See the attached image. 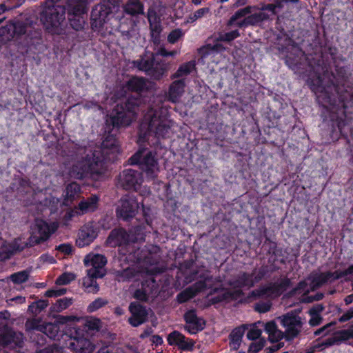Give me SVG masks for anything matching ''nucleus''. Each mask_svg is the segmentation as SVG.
<instances>
[{
  "label": "nucleus",
  "mask_w": 353,
  "mask_h": 353,
  "mask_svg": "<svg viewBox=\"0 0 353 353\" xmlns=\"http://www.w3.org/2000/svg\"><path fill=\"white\" fill-rule=\"evenodd\" d=\"M118 152V141L113 134L107 135L101 147L75 145L73 152L80 159L72 166L70 175L76 179L99 176L103 172L105 162L114 161Z\"/></svg>",
  "instance_id": "f257e3e1"
},
{
  "label": "nucleus",
  "mask_w": 353,
  "mask_h": 353,
  "mask_svg": "<svg viewBox=\"0 0 353 353\" xmlns=\"http://www.w3.org/2000/svg\"><path fill=\"white\" fill-rule=\"evenodd\" d=\"M165 112L159 108H150L148 110L140 125L138 139L139 144L149 141L152 136L164 138L169 133L172 122Z\"/></svg>",
  "instance_id": "f03ea898"
},
{
  "label": "nucleus",
  "mask_w": 353,
  "mask_h": 353,
  "mask_svg": "<svg viewBox=\"0 0 353 353\" xmlns=\"http://www.w3.org/2000/svg\"><path fill=\"white\" fill-rule=\"evenodd\" d=\"M276 321L282 325L283 331L279 330L273 321L268 322L265 325V332L272 341L283 338L291 341L297 337L302 330L303 322L301 317L295 312H290L280 316L276 318Z\"/></svg>",
  "instance_id": "7ed1b4c3"
},
{
  "label": "nucleus",
  "mask_w": 353,
  "mask_h": 353,
  "mask_svg": "<svg viewBox=\"0 0 353 353\" xmlns=\"http://www.w3.org/2000/svg\"><path fill=\"white\" fill-rule=\"evenodd\" d=\"M228 284L232 288V290L215 288L211 290L210 293L211 295L220 292L219 294L212 299L214 303L221 301L228 302L241 297L243 294L241 288L249 289L254 285V275H252V273L240 271L228 281Z\"/></svg>",
  "instance_id": "20e7f679"
},
{
  "label": "nucleus",
  "mask_w": 353,
  "mask_h": 353,
  "mask_svg": "<svg viewBox=\"0 0 353 353\" xmlns=\"http://www.w3.org/2000/svg\"><path fill=\"white\" fill-rule=\"evenodd\" d=\"M139 105V100L136 98H128L118 103L106 120V124L112 125L113 128L129 125L135 119Z\"/></svg>",
  "instance_id": "39448f33"
},
{
  "label": "nucleus",
  "mask_w": 353,
  "mask_h": 353,
  "mask_svg": "<svg viewBox=\"0 0 353 353\" xmlns=\"http://www.w3.org/2000/svg\"><path fill=\"white\" fill-rule=\"evenodd\" d=\"M130 161L131 164H139L148 178L153 179L157 176L159 168L151 152L143 154V151H139L130 159Z\"/></svg>",
  "instance_id": "423d86ee"
},
{
  "label": "nucleus",
  "mask_w": 353,
  "mask_h": 353,
  "mask_svg": "<svg viewBox=\"0 0 353 353\" xmlns=\"http://www.w3.org/2000/svg\"><path fill=\"white\" fill-rule=\"evenodd\" d=\"M65 8L60 6L46 7L40 15L41 21L49 31L58 28L65 19Z\"/></svg>",
  "instance_id": "0eeeda50"
},
{
  "label": "nucleus",
  "mask_w": 353,
  "mask_h": 353,
  "mask_svg": "<svg viewBox=\"0 0 353 353\" xmlns=\"http://www.w3.org/2000/svg\"><path fill=\"white\" fill-rule=\"evenodd\" d=\"M291 285V281L288 278H283L274 283L261 286L252 292V296L260 297H277L285 292Z\"/></svg>",
  "instance_id": "6e6552de"
},
{
  "label": "nucleus",
  "mask_w": 353,
  "mask_h": 353,
  "mask_svg": "<svg viewBox=\"0 0 353 353\" xmlns=\"http://www.w3.org/2000/svg\"><path fill=\"white\" fill-rule=\"evenodd\" d=\"M138 209L139 203L136 198L126 194L119 200L116 213L118 217L124 221H129L134 217Z\"/></svg>",
  "instance_id": "1a4fd4ad"
},
{
  "label": "nucleus",
  "mask_w": 353,
  "mask_h": 353,
  "mask_svg": "<svg viewBox=\"0 0 353 353\" xmlns=\"http://www.w3.org/2000/svg\"><path fill=\"white\" fill-rule=\"evenodd\" d=\"M48 223L42 219H36L33 227L32 228L31 235L27 242L28 247H33L46 241L50 236Z\"/></svg>",
  "instance_id": "9d476101"
},
{
  "label": "nucleus",
  "mask_w": 353,
  "mask_h": 353,
  "mask_svg": "<svg viewBox=\"0 0 353 353\" xmlns=\"http://www.w3.org/2000/svg\"><path fill=\"white\" fill-rule=\"evenodd\" d=\"M142 181L141 172L132 169H126L119 175L117 185L126 190H137Z\"/></svg>",
  "instance_id": "9b49d317"
},
{
  "label": "nucleus",
  "mask_w": 353,
  "mask_h": 353,
  "mask_svg": "<svg viewBox=\"0 0 353 353\" xmlns=\"http://www.w3.org/2000/svg\"><path fill=\"white\" fill-rule=\"evenodd\" d=\"M307 83L318 98H322L325 103L330 104L332 103L331 91L332 90V86L334 85L333 83L325 86L323 84V79L320 75H317L312 79H309L307 80Z\"/></svg>",
  "instance_id": "f8f14e48"
},
{
  "label": "nucleus",
  "mask_w": 353,
  "mask_h": 353,
  "mask_svg": "<svg viewBox=\"0 0 353 353\" xmlns=\"http://www.w3.org/2000/svg\"><path fill=\"white\" fill-rule=\"evenodd\" d=\"M65 343V347L76 353H92L95 349L94 345L83 336H70Z\"/></svg>",
  "instance_id": "ddd939ff"
},
{
  "label": "nucleus",
  "mask_w": 353,
  "mask_h": 353,
  "mask_svg": "<svg viewBox=\"0 0 353 353\" xmlns=\"http://www.w3.org/2000/svg\"><path fill=\"white\" fill-rule=\"evenodd\" d=\"M129 310L132 314L128 321L133 327H138L145 323L148 319V310L138 302H132L129 305Z\"/></svg>",
  "instance_id": "4468645a"
},
{
  "label": "nucleus",
  "mask_w": 353,
  "mask_h": 353,
  "mask_svg": "<svg viewBox=\"0 0 353 353\" xmlns=\"http://www.w3.org/2000/svg\"><path fill=\"white\" fill-rule=\"evenodd\" d=\"M339 271L334 272H327L324 273L312 272L308 277L311 280L310 290L315 291L327 282H332L339 279Z\"/></svg>",
  "instance_id": "2eb2a0df"
},
{
  "label": "nucleus",
  "mask_w": 353,
  "mask_h": 353,
  "mask_svg": "<svg viewBox=\"0 0 353 353\" xmlns=\"http://www.w3.org/2000/svg\"><path fill=\"white\" fill-rule=\"evenodd\" d=\"M26 248H28L25 242L21 239H15L11 243L3 244L0 247V261L7 260L12 256L21 252Z\"/></svg>",
  "instance_id": "dca6fc26"
},
{
  "label": "nucleus",
  "mask_w": 353,
  "mask_h": 353,
  "mask_svg": "<svg viewBox=\"0 0 353 353\" xmlns=\"http://www.w3.org/2000/svg\"><path fill=\"white\" fill-rule=\"evenodd\" d=\"M112 12L111 6L104 3L101 2L95 6L91 12V19L93 21L92 26L101 27Z\"/></svg>",
  "instance_id": "f3484780"
},
{
  "label": "nucleus",
  "mask_w": 353,
  "mask_h": 353,
  "mask_svg": "<svg viewBox=\"0 0 353 353\" xmlns=\"http://www.w3.org/2000/svg\"><path fill=\"white\" fill-rule=\"evenodd\" d=\"M97 236V232L92 223L85 224L79 233V238L76 241L79 248L90 245Z\"/></svg>",
  "instance_id": "a211bd4d"
},
{
  "label": "nucleus",
  "mask_w": 353,
  "mask_h": 353,
  "mask_svg": "<svg viewBox=\"0 0 353 353\" xmlns=\"http://www.w3.org/2000/svg\"><path fill=\"white\" fill-rule=\"evenodd\" d=\"M184 319L186 322L185 330L192 334L201 331L205 327V321L199 318L193 310L187 312L184 314Z\"/></svg>",
  "instance_id": "6ab92c4d"
},
{
  "label": "nucleus",
  "mask_w": 353,
  "mask_h": 353,
  "mask_svg": "<svg viewBox=\"0 0 353 353\" xmlns=\"http://www.w3.org/2000/svg\"><path fill=\"white\" fill-rule=\"evenodd\" d=\"M103 272L100 271L93 272L92 270H87V275L83 279L82 285L85 291L88 293L97 294L99 290V285L96 279L97 278H103Z\"/></svg>",
  "instance_id": "aec40b11"
},
{
  "label": "nucleus",
  "mask_w": 353,
  "mask_h": 353,
  "mask_svg": "<svg viewBox=\"0 0 353 353\" xmlns=\"http://www.w3.org/2000/svg\"><path fill=\"white\" fill-rule=\"evenodd\" d=\"M130 241V234L124 229L116 228L110 232L106 244L110 247H116L127 244Z\"/></svg>",
  "instance_id": "412c9836"
},
{
  "label": "nucleus",
  "mask_w": 353,
  "mask_h": 353,
  "mask_svg": "<svg viewBox=\"0 0 353 353\" xmlns=\"http://www.w3.org/2000/svg\"><path fill=\"white\" fill-rule=\"evenodd\" d=\"M24 336L20 332H16L12 330L6 328L1 336L0 337V343L4 346H18L21 347L23 343Z\"/></svg>",
  "instance_id": "4be33fe9"
},
{
  "label": "nucleus",
  "mask_w": 353,
  "mask_h": 353,
  "mask_svg": "<svg viewBox=\"0 0 353 353\" xmlns=\"http://www.w3.org/2000/svg\"><path fill=\"white\" fill-rule=\"evenodd\" d=\"M84 263L87 267H90L88 270L100 271L103 272V276L106 274V271L104 268L105 265L107 263L106 258L101 254H88L84 260Z\"/></svg>",
  "instance_id": "5701e85b"
},
{
  "label": "nucleus",
  "mask_w": 353,
  "mask_h": 353,
  "mask_svg": "<svg viewBox=\"0 0 353 353\" xmlns=\"http://www.w3.org/2000/svg\"><path fill=\"white\" fill-rule=\"evenodd\" d=\"M185 81L184 79L174 80L170 85L166 94L167 99L172 103H176L185 92Z\"/></svg>",
  "instance_id": "b1692460"
},
{
  "label": "nucleus",
  "mask_w": 353,
  "mask_h": 353,
  "mask_svg": "<svg viewBox=\"0 0 353 353\" xmlns=\"http://www.w3.org/2000/svg\"><path fill=\"white\" fill-rule=\"evenodd\" d=\"M132 65L147 74L154 65V52L145 50L139 59L132 61Z\"/></svg>",
  "instance_id": "393cba45"
},
{
  "label": "nucleus",
  "mask_w": 353,
  "mask_h": 353,
  "mask_svg": "<svg viewBox=\"0 0 353 353\" xmlns=\"http://www.w3.org/2000/svg\"><path fill=\"white\" fill-rule=\"evenodd\" d=\"M201 279L196 282L190 288L194 290L195 294L204 290L206 288H211L215 282H221L222 279L220 276L214 279L209 274H203L200 276Z\"/></svg>",
  "instance_id": "a878e982"
},
{
  "label": "nucleus",
  "mask_w": 353,
  "mask_h": 353,
  "mask_svg": "<svg viewBox=\"0 0 353 353\" xmlns=\"http://www.w3.org/2000/svg\"><path fill=\"white\" fill-rule=\"evenodd\" d=\"M168 343L171 345H176L182 350L191 349L194 345L192 341H187L185 336L178 331H174L168 336Z\"/></svg>",
  "instance_id": "bb28decb"
},
{
  "label": "nucleus",
  "mask_w": 353,
  "mask_h": 353,
  "mask_svg": "<svg viewBox=\"0 0 353 353\" xmlns=\"http://www.w3.org/2000/svg\"><path fill=\"white\" fill-rule=\"evenodd\" d=\"M246 325H243L234 328L229 335V345L231 350H237L242 342V338L244 334Z\"/></svg>",
  "instance_id": "cd10ccee"
},
{
  "label": "nucleus",
  "mask_w": 353,
  "mask_h": 353,
  "mask_svg": "<svg viewBox=\"0 0 353 353\" xmlns=\"http://www.w3.org/2000/svg\"><path fill=\"white\" fill-rule=\"evenodd\" d=\"M87 11L85 0H70L68 4L69 16H81Z\"/></svg>",
  "instance_id": "c85d7f7f"
},
{
  "label": "nucleus",
  "mask_w": 353,
  "mask_h": 353,
  "mask_svg": "<svg viewBox=\"0 0 353 353\" xmlns=\"http://www.w3.org/2000/svg\"><path fill=\"white\" fill-rule=\"evenodd\" d=\"M99 200V196L95 194L83 199L79 202L78 209L82 214L94 212L97 208Z\"/></svg>",
  "instance_id": "c756f323"
},
{
  "label": "nucleus",
  "mask_w": 353,
  "mask_h": 353,
  "mask_svg": "<svg viewBox=\"0 0 353 353\" xmlns=\"http://www.w3.org/2000/svg\"><path fill=\"white\" fill-rule=\"evenodd\" d=\"M128 89L136 92H142L148 89L147 80L143 77H134L128 82Z\"/></svg>",
  "instance_id": "7c9ffc66"
},
{
  "label": "nucleus",
  "mask_w": 353,
  "mask_h": 353,
  "mask_svg": "<svg viewBox=\"0 0 353 353\" xmlns=\"http://www.w3.org/2000/svg\"><path fill=\"white\" fill-rule=\"evenodd\" d=\"M125 12L131 16L143 14V5L139 0H128L124 6Z\"/></svg>",
  "instance_id": "2f4dec72"
},
{
  "label": "nucleus",
  "mask_w": 353,
  "mask_h": 353,
  "mask_svg": "<svg viewBox=\"0 0 353 353\" xmlns=\"http://www.w3.org/2000/svg\"><path fill=\"white\" fill-rule=\"evenodd\" d=\"M259 8L256 6H248L245 8H241L236 10L234 14L230 18L228 25L233 26L234 23L241 18L247 17L250 14L253 12L254 11L258 10Z\"/></svg>",
  "instance_id": "473e14b6"
},
{
  "label": "nucleus",
  "mask_w": 353,
  "mask_h": 353,
  "mask_svg": "<svg viewBox=\"0 0 353 353\" xmlns=\"http://www.w3.org/2000/svg\"><path fill=\"white\" fill-rule=\"evenodd\" d=\"M195 68V63L193 61L187 62L179 66L178 70L170 76L171 79H183L184 77L190 74Z\"/></svg>",
  "instance_id": "72a5a7b5"
},
{
  "label": "nucleus",
  "mask_w": 353,
  "mask_h": 353,
  "mask_svg": "<svg viewBox=\"0 0 353 353\" xmlns=\"http://www.w3.org/2000/svg\"><path fill=\"white\" fill-rule=\"evenodd\" d=\"M80 192V187L76 183L69 184L66 188L65 197L64 203L70 205L79 196Z\"/></svg>",
  "instance_id": "f704fd0d"
},
{
  "label": "nucleus",
  "mask_w": 353,
  "mask_h": 353,
  "mask_svg": "<svg viewBox=\"0 0 353 353\" xmlns=\"http://www.w3.org/2000/svg\"><path fill=\"white\" fill-rule=\"evenodd\" d=\"M138 272L134 268H128L116 272L117 279L119 282L130 281L136 277Z\"/></svg>",
  "instance_id": "c9c22d12"
},
{
  "label": "nucleus",
  "mask_w": 353,
  "mask_h": 353,
  "mask_svg": "<svg viewBox=\"0 0 353 353\" xmlns=\"http://www.w3.org/2000/svg\"><path fill=\"white\" fill-rule=\"evenodd\" d=\"M59 331V327L57 323H43L40 328V332L46 334L49 338L54 339Z\"/></svg>",
  "instance_id": "e433bc0d"
},
{
  "label": "nucleus",
  "mask_w": 353,
  "mask_h": 353,
  "mask_svg": "<svg viewBox=\"0 0 353 353\" xmlns=\"http://www.w3.org/2000/svg\"><path fill=\"white\" fill-rule=\"evenodd\" d=\"M252 12L250 14L247 18L250 26H254L258 23L263 22L264 21H267L270 19V15L265 12L262 11L259 12Z\"/></svg>",
  "instance_id": "4c0bfd02"
},
{
  "label": "nucleus",
  "mask_w": 353,
  "mask_h": 353,
  "mask_svg": "<svg viewBox=\"0 0 353 353\" xmlns=\"http://www.w3.org/2000/svg\"><path fill=\"white\" fill-rule=\"evenodd\" d=\"M266 323H264L263 322L258 321L255 323H254L252 326L250 330L247 333V337L250 340H255L260 337L261 335L262 331L261 327H263L265 330V325Z\"/></svg>",
  "instance_id": "58836bf2"
},
{
  "label": "nucleus",
  "mask_w": 353,
  "mask_h": 353,
  "mask_svg": "<svg viewBox=\"0 0 353 353\" xmlns=\"http://www.w3.org/2000/svg\"><path fill=\"white\" fill-rule=\"evenodd\" d=\"M48 305V301L47 300H39L38 301L32 303V304L29 305L28 310L32 314L37 315L43 310H44Z\"/></svg>",
  "instance_id": "ea45409f"
},
{
  "label": "nucleus",
  "mask_w": 353,
  "mask_h": 353,
  "mask_svg": "<svg viewBox=\"0 0 353 353\" xmlns=\"http://www.w3.org/2000/svg\"><path fill=\"white\" fill-rule=\"evenodd\" d=\"M29 277V272L23 270L14 273L10 276L11 281L16 284H21L26 282Z\"/></svg>",
  "instance_id": "a19ab883"
},
{
  "label": "nucleus",
  "mask_w": 353,
  "mask_h": 353,
  "mask_svg": "<svg viewBox=\"0 0 353 353\" xmlns=\"http://www.w3.org/2000/svg\"><path fill=\"white\" fill-rule=\"evenodd\" d=\"M70 26L75 30L83 29L85 20L82 16H69Z\"/></svg>",
  "instance_id": "79ce46f5"
},
{
  "label": "nucleus",
  "mask_w": 353,
  "mask_h": 353,
  "mask_svg": "<svg viewBox=\"0 0 353 353\" xmlns=\"http://www.w3.org/2000/svg\"><path fill=\"white\" fill-rule=\"evenodd\" d=\"M269 268L268 266H261L259 269H254L252 275H254V284L259 283L262 280L268 273Z\"/></svg>",
  "instance_id": "37998d69"
},
{
  "label": "nucleus",
  "mask_w": 353,
  "mask_h": 353,
  "mask_svg": "<svg viewBox=\"0 0 353 353\" xmlns=\"http://www.w3.org/2000/svg\"><path fill=\"white\" fill-rule=\"evenodd\" d=\"M166 72V69L162 66H156L154 65L151 68L147 74L150 76L154 80H160L163 78V75Z\"/></svg>",
  "instance_id": "c03bdc74"
},
{
  "label": "nucleus",
  "mask_w": 353,
  "mask_h": 353,
  "mask_svg": "<svg viewBox=\"0 0 353 353\" xmlns=\"http://www.w3.org/2000/svg\"><path fill=\"white\" fill-rule=\"evenodd\" d=\"M108 303V301L103 298H97L88 306V312H94L99 309L103 307Z\"/></svg>",
  "instance_id": "a18cd8bd"
},
{
  "label": "nucleus",
  "mask_w": 353,
  "mask_h": 353,
  "mask_svg": "<svg viewBox=\"0 0 353 353\" xmlns=\"http://www.w3.org/2000/svg\"><path fill=\"white\" fill-rule=\"evenodd\" d=\"M75 274L71 272H65L56 280V284L59 285H68L75 279Z\"/></svg>",
  "instance_id": "49530a36"
},
{
  "label": "nucleus",
  "mask_w": 353,
  "mask_h": 353,
  "mask_svg": "<svg viewBox=\"0 0 353 353\" xmlns=\"http://www.w3.org/2000/svg\"><path fill=\"white\" fill-rule=\"evenodd\" d=\"M334 336L337 342L353 339V329L342 330L335 332Z\"/></svg>",
  "instance_id": "de8ad7c7"
},
{
  "label": "nucleus",
  "mask_w": 353,
  "mask_h": 353,
  "mask_svg": "<svg viewBox=\"0 0 353 353\" xmlns=\"http://www.w3.org/2000/svg\"><path fill=\"white\" fill-rule=\"evenodd\" d=\"M195 292L190 287L177 295V300L179 303H184L195 296Z\"/></svg>",
  "instance_id": "09e8293b"
},
{
  "label": "nucleus",
  "mask_w": 353,
  "mask_h": 353,
  "mask_svg": "<svg viewBox=\"0 0 353 353\" xmlns=\"http://www.w3.org/2000/svg\"><path fill=\"white\" fill-rule=\"evenodd\" d=\"M10 26H13L12 23H10L6 24L5 26L0 28V37H3L8 40L14 37V30Z\"/></svg>",
  "instance_id": "8fccbe9b"
},
{
  "label": "nucleus",
  "mask_w": 353,
  "mask_h": 353,
  "mask_svg": "<svg viewBox=\"0 0 353 353\" xmlns=\"http://www.w3.org/2000/svg\"><path fill=\"white\" fill-rule=\"evenodd\" d=\"M13 26H10L14 30V34L15 36H21L26 32L27 26L21 21H17L12 23Z\"/></svg>",
  "instance_id": "3c124183"
},
{
  "label": "nucleus",
  "mask_w": 353,
  "mask_h": 353,
  "mask_svg": "<svg viewBox=\"0 0 353 353\" xmlns=\"http://www.w3.org/2000/svg\"><path fill=\"white\" fill-rule=\"evenodd\" d=\"M42 324L40 323V321L36 319H28L25 323V327L26 331H31L37 330L40 331Z\"/></svg>",
  "instance_id": "603ef678"
},
{
  "label": "nucleus",
  "mask_w": 353,
  "mask_h": 353,
  "mask_svg": "<svg viewBox=\"0 0 353 353\" xmlns=\"http://www.w3.org/2000/svg\"><path fill=\"white\" fill-rule=\"evenodd\" d=\"M85 326L88 330L99 331L101 327V321L99 319H90L86 321Z\"/></svg>",
  "instance_id": "864d4df0"
},
{
  "label": "nucleus",
  "mask_w": 353,
  "mask_h": 353,
  "mask_svg": "<svg viewBox=\"0 0 353 353\" xmlns=\"http://www.w3.org/2000/svg\"><path fill=\"white\" fill-rule=\"evenodd\" d=\"M72 304V299L63 298L57 301L54 305V310L57 312H61L66 309L68 306Z\"/></svg>",
  "instance_id": "5fc2aeb1"
},
{
  "label": "nucleus",
  "mask_w": 353,
  "mask_h": 353,
  "mask_svg": "<svg viewBox=\"0 0 353 353\" xmlns=\"http://www.w3.org/2000/svg\"><path fill=\"white\" fill-rule=\"evenodd\" d=\"M118 30L120 32L124 39H130L132 37L134 28L132 24H130V27L128 28H125V24H121L118 28Z\"/></svg>",
  "instance_id": "6e6d98bb"
},
{
  "label": "nucleus",
  "mask_w": 353,
  "mask_h": 353,
  "mask_svg": "<svg viewBox=\"0 0 353 353\" xmlns=\"http://www.w3.org/2000/svg\"><path fill=\"white\" fill-rule=\"evenodd\" d=\"M272 303L270 301H259L254 305V309L260 313H264L270 310Z\"/></svg>",
  "instance_id": "4d7b16f0"
},
{
  "label": "nucleus",
  "mask_w": 353,
  "mask_h": 353,
  "mask_svg": "<svg viewBox=\"0 0 353 353\" xmlns=\"http://www.w3.org/2000/svg\"><path fill=\"white\" fill-rule=\"evenodd\" d=\"M336 322L335 321H332L327 324H326L325 325L323 326L322 327L316 330L314 334L315 336H319V335H322V336H326L329 334L330 332V328L334 325H336Z\"/></svg>",
  "instance_id": "13d9d810"
},
{
  "label": "nucleus",
  "mask_w": 353,
  "mask_h": 353,
  "mask_svg": "<svg viewBox=\"0 0 353 353\" xmlns=\"http://www.w3.org/2000/svg\"><path fill=\"white\" fill-rule=\"evenodd\" d=\"M221 46L219 44L211 46L208 45L206 46H203L199 49V53L201 54L203 57L208 55L210 51H219L220 50Z\"/></svg>",
  "instance_id": "bf43d9fd"
},
{
  "label": "nucleus",
  "mask_w": 353,
  "mask_h": 353,
  "mask_svg": "<svg viewBox=\"0 0 353 353\" xmlns=\"http://www.w3.org/2000/svg\"><path fill=\"white\" fill-rule=\"evenodd\" d=\"M10 316V314L7 310L0 312V328H8Z\"/></svg>",
  "instance_id": "052dcab7"
},
{
  "label": "nucleus",
  "mask_w": 353,
  "mask_h": 353,
  "mask_svg": "<svg viewBox=\"0 0 353 353\" xmlns=\"http://www.w3.org/2000/svg\"><path fill=\"white\" fill-rule=\"evenodd\" d=\"M183 34L180 29L174 30L168 36V41L170 43H174L183 36Z\"/></svg>",
  "instance_id": "680f3d73"
},
{
  "label": "nucleus",
  "mask_w": 353,
  "mask_h": 353,
  "mask_svg": "<svg viewBox=\"0 0 353 353\" xmlns=\"http://www.w3.org/2000/svg\"><path fill=\"white\" fill-rule=\"evenodd\" d=\"M240 34L237 30L225 33L220 36V40L224 41H230L239 37Z\"/></svg>",
  "instance_id": "e2e57ef3"
},
{
  "label": "nucleus",
  "mask_w": 353,
  "mask_h": 353,
  "mask_svg": "<svg viewBox=\"0 0 353 353\" xmlns=\"http://www.w3.org/2000/svg\"><path fill=\"white\" fill-rule=\"evenodd\" d=\"M133 297L137 300L144 302H146L148 299V296L143 288L136 290L133 294Z\"/></svg>",
  "instance_id": "0e129e2a"
},
{
  "label": "nucleus",
  "mask_w": 353,
  "mask_h": 353,
  "mask_svg": "<svg viewBox=\"0 0 353 353\" xmlns=\"http://www.w3.org/2000/svg\"><path fill=\"white\" fill-rule=\"evenodd\" d=\"M65 292V288H61L59 290H49L46 292L45 295L48 297H57L63 295Z\"/></svg>",
  "instance_id": "69168bd1"
},
{
  "label": "nucleus",
  "mask_w": 353,
  "mask_h": 353,
  "mask_svg": "<svg viewBox=\"0 0 353 353\" xmlns=\"http://www.w3.org/2000/svg\"><path fill=\"white\" fill-rule=\"evenodd\" d=\"M39 353H62V350L57 345H52L41 350Z\"/></svg>",
  "instance_id": "338daca9"
},
{
  "label": "nucleus",
  "mask_w": 353,
  "mask_h": 353,
  "mask_svg": "<svg viewBox=\"0 0 353 353\" xmlns=\"http://www.w3.org/2000/svg\"><path fill=\"white\" fill-rule=\"evenodd\" d=\"M264 346V341H259L256 343H252L249 347V353H257Z\"/></svg>",
  "instance_id": "774afa93"
}]
</instances>
